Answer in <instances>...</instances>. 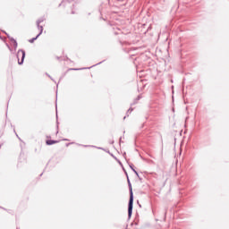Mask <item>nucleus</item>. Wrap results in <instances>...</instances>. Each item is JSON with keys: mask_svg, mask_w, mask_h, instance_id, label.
Wrapping results in <instances>:
<instances>
[{"mask_svg": "<svg viewBox=\"0 0 229 229\" xmlns=\"http://www.w3.org/2000/svg\"><path fill=\"white\" fill-rule=\"evenodd\" d=\"M12 42H13V46L14 47V49H17V41L13 38H11Z\"/></svg>", "mask_w": 229, "mask_h": 229, "instance_id": "obj_5", "label": "nucleus"}, {"mask_svg": "<svg viewBox=\"0 0 229 229\" xmlns=\"http://www.w3.org/2000/svg\"><path fill=\"white\" fill-rule=\"evenodd\" d=\"M133 212V191L131 190L129 205H128V216L131 217V214Z\"/></svg>", "mask_w": 229, "mask_h": 229, "instance_id": "obj_1", "label": "nucleus"}, {"mask_svg": "<svg viewBox=\"0 0 229 229\" xmlns=\"http://www.w3.org/2000/svg\"><path fill=\"white\" fill-rule=\"evenodd\" d=\"M131 169H132L133 173L136 174V176H139V173L134 170L133 166L130 165Z\"/></svg>", "mask_w": 229, "mask_h": 229, "instance_id": "obj_7", "label": "nucleus"}, {"mask_svg": "<svg viewBox=\"0 0 229 229\" xmlns=\"http://www.w3.org/2000/svg\"><path fill=\"white\" fill-rule=\"evenodd\" d=\"M132 110H133V109H129L128 112H130V111L131 112Z\"/></svg>", "mask_w": 229, "mask_h": 229, "instance_id": "obj_9", "label": "nucleus"}, {"mask_svg": "<svg viewBox=\"0 0 229 229\" xmlns=\"http://www.w3.org/2000/svg\"><path fill=\"white\" fill-rule=\"evenodd\" d=\"M56 142H58V141L53 140H47V146H53V144H56Z\"/></svg>", "mask_w": 229, "mask_h": 229, "instance_id": "obj_4", "label": "nucleus"}, {"mask_svg": "<svg viewBox=\"0 0 229 229\" xmlns=\"http://www.w3.org/2000/svg\"><path fill=\"white\" fill-rule=\"evenodd\" d=\"M24 58H26V52L22 49L18 50L17 59L19 65H22V64H24Z\"/></svg>", "mask_w": 229, "mask_h": 229, "instance_id": "obj_2", "label": "nucleus"}, {"mask_svg": "<svg viewBox=\"0 0 229 229\" xmlns=\"http://www.w3.org/2000/svg\"><path fill=\"white\" fill-rule=\"evenodd\" d=\"M38 35L36 38H33L29 40V42H30V44H33V42H35V40H37V38H38Z\"/></svg>", "mask_w": 229, "mask_h": 229, "instance_id": "obj_6", "label": "nucleus"}, {"mask_svg": "<svg viewBox=\"0 0 229 229\" xmlns=\"http://www.w3.org/2000/svg\"><path fill=\"white\" fill-rule=\"evenodd\" d=\"M41 22H44V20H38L37 21L38 30H39V33L38 34V37H40V34L42 33V31H44V27L40 26Z\"/></svg>", "mask_w": 229, "mask_h": 229, "instance_id": "obj_3", "label": "nucleus"}, {"mask_svg": "<svg viewBox=\"0 0 229 229\" xmlns=\"http://www.w3.org/2000/svg\"><path fill=\"white\" fill-rule=\"evenodd\" d=\"M71 70H72V71H79V69H76V68H75V69H71Z\"/></svg>", "mask_w": 229, "mask_h": 229, "instance_id": "obj_8", "label": "nucleus"}]
</instances>
